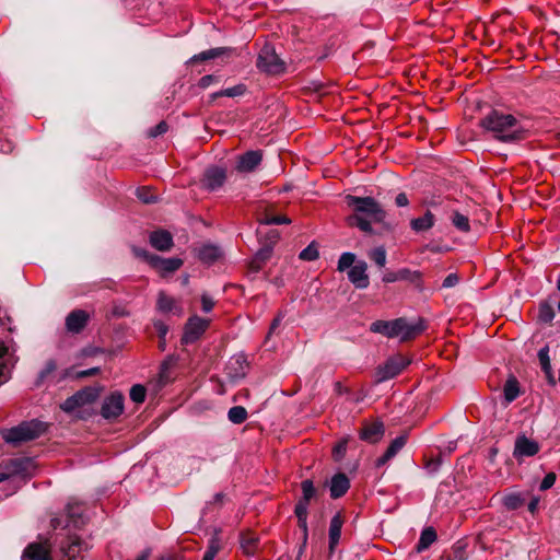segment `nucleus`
Listing matches in <instances>:
<instances>
[{"instance_id":"35","label":"nucleus","mask_w":560,"mask_h":560,"mask_svg":"<svg viewBox=\"0 0 560 560\" xmlns=\"http://www.w3.org/2000/svg\"><path fill=\"white\" fill-rule=\"evenodd\" d=\"M369 258L373 260L380 268L386 265V250L383 246L375 247L369 253Z\"/></svg>"},{"instance_id":"43","label":"nucleus","mask_w":560,"mask_h":560,"mask_svg":"<svg viewBox=\"0 0 560 560\" xmlns=\"http://www.w3.org/2000/svg\"><path fill=\"white\" fill-rule=\"evenodd\" d=\"M137 197L144 203H152L156 201V196L149 187H141L137 189Z\"/></svg>"},{"instance_id":"25","label":"nucleus","mask_w":560,"mask_h":560,"mask_svg":"<svg viewBox=\"0 0 560 560\" xmlns=\"http://www.w3.org/2000/svg\"><path fill=\"white\" fill-rule=\"evenodd\" d=\"M221 256V248L212 244L202 245L198 250L199 259L206 264H212L217 261Z\"/></svg>"},{"instance_id":"44","label":"nucleus","mask_w":560,"mask_h":560,"mask_svg":"<svg viewBox=\"0 0 560 560\" xmlns=\"http://www.w3.org/2000/svg\"><path fill=\"white\" fill-rule=\"evenodd\" d=\"M553 317H555L553 308L547 303L541 304L539 307V314H538L539 320H541L544 323H550L553 319Z\"/></svg>"},{"instance_id":"61","label":"nucleus","mask_w":560,"mask_h":560,"mask_svg":"<svg viewBox=\"0 0 560 560\" xmlns=\"http://www.w3.org/2000/svg\"><path fill=\"white\" fill-rule=\"evenodd\" d=\"M282 320V316L281 315H278L276 318H273L271 325H270V328H269V334L268 335H271L280 325Z\"/></svg>"},{"instance_id":"22","label":"nucleus","mask_w":560,"mask_h":560,"mask_svg":"<svg viewBox=\"0 0 560 560\" xmlns=\"http://www.w3.org/2000/svg\"><path fill=\"white\" fill-rule=\"evenodd\" d=\"M22 560H51L48 548L42 544H31L23 552Z\"/></svg>"},{"instance_id":"42","label":"nucleus","mask_w":560,"mask_h":560,"mask_svg":"<svg viewBox=\"0 0 560 560\" xmlns=\"http://www.w3.org/2000/svg\"><path fill=\"white\" fill-rule=\"evenodd\" d=\"M355 255L352 253H343L338 260V270L345 271L348 268H352L355 264Z\"/></svg>"},{"instance_id":"12","label":"nucleus","mask_w":560,"mask_h":560,"mask_svg":"<svg viewBox=\"0 0 560 560\" xmlns=\"http://www.w3.org/2000/svg\"><path fill=\"white\" fill-rule=\"evenodd\" d=\"M368 264L364 260L357 261L352 268L348 271L349 281L357 289H365L370 284L368 276Z\"/></svg>"},{"instance_id":"49","label":"nucleus","mask_w":560,"mask_h":560,"mask_svg":"<svg viewBox=\"0 0 560 560\" xmlns=\"http://www.w3.org/2000/svg\"><path fill=\"white\" fill-rule=\"evenodd\" d=\"M308 504L310 503H307L305 501L299 500V502L296 503L295 509H294V513H295L298 520L307 518Z\"/></svg>"},{"instance_id":"30","label":"nucleus","mask_w":560,"mask_h":560,"mask_svg":"<svg viewBox=\"0 0 560 560\" xmlns=\"http://www.w3.org/2000/svg\"><path fill=\"white\" fill-rule=\"evenodd\" d=\"M271 253L272 248L270 246H264L262 248H260L256 253L250 264L252 268L256 271L259 270L261 266L271 257Z\"/></svg>"},{"instance_id":"31","label":"nucleus","mask_w":560,"mask_h":560,"mask_svg":"<svg viewBox=\"0 0 560 560\" xmlns=\"http://www.w3.org/2000/svg\"><path fill=\"white\" fill-rule=\"evenodd\" d=\"M228 418L232 423L241 424L247 419V411L243 406H234L229 410Z\"/></svg>"},{"instance_id":"37","label":"nucleus","mask_w":560,"mask_h":560,"mask_svg":"<svg viewBox=\"0 0 560 560\" xmlns=\"http://www.w3.org/2000/svg\"><path fill=\"white\" fill-rule=\"evenodd\" d=\"M81 396L82 395H78V392L72 395L71 397L67 398L62 404H61V409L66 412H72L74 411L77 408L79 407H82L83 404L82 401L80 400L81 399Z\"/></svg>"},{"instance_id":"11","label":"nucleus","mask_w":560,"mask_h":560,"mask_svg":"<svg viewBox=\"0 0 560 560\" xmlns=\"http://www.w3.org/2000/svg\"><path fill=\"white\" fill-rule=\"evenodd\" d=\"M226 179L225 170L222 167H209L206 170L202 178V186L208 190L219 189Z\"/></svg>"},{"instance_id":"4","label":"nucleus","mask_w":560,"mask_h":560,"mask_svg":"<svg viewBox=\"0 0 560 560\" xmlns=\"http://www.w3.org/2000/svg\"><path fill=\"white\" fill-rule=\"evenodd\" d=\"M43 432L40 422L30 421L23 422L18 427H13L3 433L5 442L11 444H19L22 442L32 441L38 438Z\"/></svg>"},{"instance_id":"56","label":"nucleus","mask_w":560,"mask_h":560,"mask_svg":"<svg viewBox=\"0 0 560 560\" xmlns=\"http://www.w3.org/2000/svg\"><path fill=\"white\" fill-rule=\"evenodd\" d=\"M459 281V278L457 276V273H450L444 280H443V283H442V287L443 288H452V287H455Z\"/></svg>"},{"instance_id":"52","label":"nucleus","mask_w":560,"mask_h":560,"mask_svg":"<svg viewBox=\"0 0 560 560\" xmlns=\"http://www.w3.org/2000/svg\"><path fill=\"white\" fill-rule=\"evenodd\" d=\"M200 300H201V308H202V311H203L205 313H209V312H211V311H212V308L214 307V304H215V303H214V301H213V299H212L209 294L203 293V294L201 295V299H200Z\"/></svg>"},{"instance_id":"64","label":"nucleus","mask_w":560,"mask_h":560,"mask_svg":"<svg viewBox=\"0 0 560 560\" xmlns=\"http://www.w3.org/2000/svg\"><path fill=\"white\" fill-rule=\"evenodd\" d=\"M345 451H346V443H339L334 448V452L339 453V454L345 453Z\"/></svg>"},{"instance_id":"33","label":"nucleus","mask_w":560,"mask_h":560,"mask_svg":"<svg viewBox=\"0 0 560 560\" xmlns=\"http://www.w3.org/2000/svg\"><path fill=\"white\" fill-rule=\"evenodd\" d=\"M548 351H549L548 347H545V348L540 349L539 352H538V358H539L542 371L546 373V375L549 378V381L553 383L552 375H551V365H550V360H549Z\"/></svg>"},{"instance_id":"9","label":"nucleus","mask_w":560,"mask_h":560,"mask_svg":"<svg viewBox=\"0 0 560 560\" xmlns=\"http://www.w3.org/2000/svg\"><path fill=\"white\" fill-rule=\"evenodd\" d=\"M124 401L122 394L118 392L112 393L102 405L101 415L103 418L109 420L119 417L124 411Z\"/></svg>"},{"instance_id":"58","label":"nucleus","mask_w":560,"mask_h":560,"mask_svg":"<svg viewBox=\"0 0 560 560\" xmlns=\"http://www.w3.org/2000/svg\"><path fill=\"white\" fill-rule=\"evenodd\" d=\"M395 203L397 207H406L409 203L408 197L405 192H400L396 196Z\"/></svg>"},{"instance_id":"34","label":"nucleus","mask_w":560,"mask_h":560,"mask_svg":"<svg viewBox=\"0 0 560 560\" xmlns=\"http://www.w3.org/2000/svg\"><path fill=\"white\" fill-rule=\"evenodd\" d=\"M258 547V538L254 535H246L242 538V549L243 551L250 556L254 555Z\"/></svg>"},{"instance_id":"14","label":"nucleus","mask_w":560,"mask_h":560,"mask_svg":"<svg viewBox=\"0 0 560 560\" xmlns=\"http://www.w3.org/2000/svg\"><path fill=\"white\" fill-rule=\"evenodd\" d=\"M385 429L382 421L365 422L360 431V439L368 443H376L384 435Z\"/></svg>"},{"instance_id":"15","label":"nucleus","mask_w":560,"mask_h":560,"mask_svg":"<svg viewBox=\"0 0 560 560\" xmlns=\"http://www.w3.org/2000/svg\"><path fill=\"white\" fill-rule=\"evenodd\" d=\"M234 51L235 50L233 48H230V47L211 48V49L201 51V52L192 56L188 60V63L192 65V63L198 62V61H207V60H211V59H215V58H222V59H226L228 60V59H230L232 57Z\"/></svg>"},{"instance_id":"53","label":"nucleus","mask_w":560,"mask_h":560,"mask_svg":"<svg viewBox=\"0 0 560 560\" xmlns=\"http://www.w3.org/2000/svg\"><path fill=\"white\" fill-rule=\"evenodd\" d=\"M298 525H299V527L303 532V536H302L303 545H302L301 550H300V553H302L303 548L305 547V545L307 542V538H308L307 518H300V520H298Z\"/></svg>"},{"instance_id":"50","label":"nucleus","mask_w":560,"mask_h":560,"mask_svg":"<svg viewBox=\"0 0 560 560\" xmlns=\"http://www.w3.org/2000/svg\"><path fill=\"white\" fill-rule=\"evenodd\" d=\"M132 252L137 257L142 258L145 261H148L150 266L152 265V258L156 256L155 254L149 253L144 248H139L136 246L132 247Z\"/></svg>"},{"instance_id":"28","label":"nucleus","mask_w":560,"mask_h":560,"mask_svg":"<svg viewBox=\"0 0 560 560\" xmlns=\"http://www.w3.org/2000/svg\"><path fill=\"white\" fill-rule=\"evenodd\" d=\"M436 540V533L432 527H427L422 530L418 545L417 550L423 551L428 549L434 541Z\"/></svg>"},{"instance_id":"59","label":"nucleus","mask_w":560,"mask_h":560,"mask_svg":"<svg viewBox=\"0 0 560 560\" xmlns=\"http://www.w3.org/2000/svg\"><path fill=\"white\" fill-rule=\"evenodd\" d=\"M100 372V369L98 368H92V369H89V370H84V371H80L77 373V376L78 377H88V376H92V375H95Z\"/></svg>"},{"instance_id":"18","label":"nucleus","mask_w":560,"mask_h":560,"mask_svg":"<svg viewBox=\"0 0 560 560\" xmlns=\"http://www.w3.org/2000/svg\"><path fill=\"white\" fill-rule=\"evenodd\" d=\"M152 247L160 252H167L173 246V236L166 230H156L150 234L149 237Z\"/></svg>"},{"instance_id":"19","label":"nucleus","mask_w":560,"mask_h":560,"mask_svg":"<svg viewBox=\"0 0 560 560\" xmlns=\"http://www.w3.org/2000/svg\"><path fill=\"white\" fill-rule=\"evenodd\" d=\"M350 488V480L343 472H338L332 476L329 485L330 497L332 499L341 498L347 493Z\"/></svg>"},{"instance_id":"26","label":"nucleus","mask_w":560,"mask_h":560,"mask_svg":"<svg viewBox=\"0 0 560 560\" xmlns=\"http://www.w3.org/2000/svg\"><path fill=\"white\" fill-rule=\"evenodd\" d=\"M504 400L506 404L514 401L520 395V383L517 378L511 375L503 387Z\"/></svg>"},{"instance_id":"54","label":"nucleus","mask_w":560,"mask_h":560,"mask_svg":"<svg viewBox=\"0 0 560 560\" xmlns=\"http://www.w3.org/2000/svg\"><path fill=\"white\" fill-rule=\"evenodd\" d=\"M396 275H397L398 281H400V280H411L412 281L415 277H417V278L419 277L418 272H411L407 268L397 270Z\"/></svg>"},{"instance_id":"17","label":"nucleus","mask_w":560,"mask_h":560,"mask_svg":"<svg viewBox=\"0 0 560 560\" xmlns=\"http://www.w3.org/2000/svg\"><path fill=\"white\" fill-rule=\"evenodd\" d=\"M90 315L83 310H75L69 313L66 318V327L68 331L78 334L86 326Z\"/></svg>"},{"instance_id":"24","label":"nucleus","mask_w":560,"mask_h":560,"mask_svg":"<svg viewBox=\"0 0 560 560\" xmlns=\"http://www.w3.org/2000/svg\"><path fill=\"white\" fill-rule=\"evenodd\" d=\"M343 525V518L339 513L332 516L329 525V550L330 552L334 551L335 547L338 545L340 536H341V528Z\"/></svg>"},{"instance_id":"57","label":"nucleus","mask_w":560,"mask_h":560,"mask_svg":"<svg viewBox=\"0 0 560 560\" xmlns=\"http://www.w3.org/2000/svg\"><path fill=\"white\" fill-rule=\"evenodd\" d=\"M154 327H155V329H156V331L159 334L160 339L164 340V338H165V336H166V334L168 331L167 326L163 322H156L154 324Z\"/></svg>"},{"instance_id":"7","label":"nucleus","mask_w":560,"mask_h":560,"mask_svg":"<svg viewBox=\"0 0 560 560\" xmlns=\"http://www.w3.org/2000/svg\"><path fill=\"white\" fill-rule=\"evenodd\" d=\"M209 325L210 320L207 318L197 315L189 317L185 325V331L182 338L183 342L186 345L195 342L203 335Z\"/></svg>"},{"instance_id":"3","label":"nucleus","mask_w":560,"mask_h":560,"mask_svg":"<svg viewBox=\"0 0 560 560\" xmlns=\"http://www.w3.org/2000/svg\"><path fill=\"white\" fill-rule=\"evenodd\" d=\"M480 126L503 142L517 141L524 138L525 129L523 125L511 114L492 110L481 119Z\"/></svg>"},{"instance_id":"13","label":"nucleus","mask_w":560,"mask_h":560,"mask_svg":"<svg viewBox=\"0 0 560 560\" xmlns=\"http://www.w3.org/2000/svg\"><path fill=\"white\" fill-rule=\"evenodd\" d=\"M539 450V444L536 441L530 440L525 435H518L515 440L513 455L516 458L532 457L535 456Z\"/></svg>"},{"instance_id":"55","label":"nucleus","mask_w":560,"mask_h":560,"mask_svg":"<svg viewBox=\"0 0 560 560\" xmlns=\"http://www.w3.org/2000/svg\"><path fill=\"white\" fill-rule=\"evenodd\" d=\"M214 82H218V78L212 74H207L199 80L198 86L201 89H207Z\"/></svg>"},{"instance_id":"10","label":"nucleus","mask_w":560,"mask_h":560,"mask_svg":"<svg viewBox=\"0 0 560 560\" xmlns=\"http://www.w3.org/2000/svg\"><path fill=\"white\" fill-rule=\"evenodd\" d=\"M404 324V317L393 320H375L371 324L370 330L381 334L387 338H396L399 336L400 325Z\"/></svg>"},{"instance_id":"38","label":"nucleus","mask_w":560,"mask_h":560,"mask_svg":"<svg viewBox=\"0 0 560 560\" xmlns=\"http://www.w3.org/2000/svg\"><path fill=\"white\" fill-rule=\"evenodd\" d=\"M78 395H82L80 400L82 401V404L84 406L86 404H91L94 400H96V398L100 395V389L96 387H85L84 389L79 390Z\"/></svg>"},{"instance_id":"6","label":"nucleus","mask_w":560,"mask_h":560,"mask_svg":"<svg viewBox=\"0 0 560 560\" xmlns=\"http://www.w3.org/2000/svg\"><path fill=\"white\" fill-rule=\"evenodd\" d=\"M410 364V360L402 357L401 354H396L388 358L384 364L380 365L376 370V380L377 382H385L397 376L401 371H404Z\"/></svg>"},{"instance_id":"23","label":"nucleus","mask_w":560,"mask_h":560,"mask_svg":"<svg viewBox=\"0 0 560 560\" xmlns=\"http://www.w3.org/2000/svg\"><path fill=\"white\" fill-rule=\"evenodd\" d=\"M400 326L401 327L399 329L398 337L400 338L401 341H408L416 338L424 329L421 319H419L417 323H409L406 318H404V324Z\"/></svg>"},{"instance_id":"39","label":"nucleus","mask_w":560,"mask_h":560,"mask_svg":"<svg viewBox=\"0 0 560 560\" xmlns=\"http://www.w3.org/2000/svg\"><path fill=\"white\" fill-rule=\"evenodd\" d=\"M523 503H524V500L520 493H510V494L505 495L503 499V504L509 510H516L520 506H522Z\"/></svg>"},{"instance_id":"62","label":"nucleus","mask_w":560,"mask_h":560,"mask_svg":"<svg viewBox=\"0 0 560 560\" xmlns=\"http://www.w3.org/2000/svg\"><path fill=\"white\" fill-rule=\"evenodd\" d=\"M217 551H218V550H217V548H214V547H210V548L206 551V553H205V556H203V559H202V560H213V559H214V557H215V555H217Z\"/></svg>"},{"instance_id":"1","label":"nucleus","mask_w":560,"mask_h":560,"mask_svg":"<svg viewBox=\"0 0 560 560\" xmlns=\"http://www.w3.org/2000/svg\"><path fill=\"white\" fill-rule=\"evenodd\" d=\"M84 506L79 502H69L65 515L51 520L55 530L60 529L54 538V544L59 546L62 560H75L85 548L84 541L73 533L85 523Z\"/></svg>"},{"instance_id":"29","label":"nucleus","mask_w":560,"mask_h":560,"mask_svg":"<svg viewBox=\"0 0 560 560\" xmlns=\"http://www.w3.org/2000/svg\"><path fill=\"white\" fill-rule=\"evenodd\" d=\"M158 308L163 313L175 312L177 311L176 301L164 292H160L158 298Z\"/></svg>"},{"instance_id":"40","label":"nucleus","mask_w":560,"mask_h":560,"mask_svg":"<svg viewBox=\"0 0 560 560\" xmlns=\"http://www.w3.org/2000/svg\"><path fill=\"white\" fill-rule=\"evenodd\" d=\"M147 390L144 386L136 384L130 388V399L136 404H142L145 399Z\"/></svg>"},{"instance_id":"8","label":"nucleus","mask_w":560,"mask_h":560,"mask_svg":"<svg viewBox=\"0 0 560 560\" xmlns=\"http://www.w3.org/2000/svg\"><path fill=\"white\" fill-rule=\"evenodd\" d=\"M35 469L34 462L31 458L20 457L10 459L5 464V475L8 479L12 476H20L23 478H30Z\"/></svg>"},{"instance_id":"48","label":"nucleus","mask_w":560,"mask_h":560,"mask_svg":"<svg viewBox=\"0 0 560 560\" xmlns=\"http://www.w3.org/2000/svg\"><path fill=\"white\" fill-rule=\"evenodd\" d=\"M168 129L165 121H160L155 127L148 130V137L156 138L158 136L164 135Z\"/></svg>"},{"instance_id":"47","label":"nucleus","mask_w":560,"mask_h":560,"mask_svg":"<svg viewBox=\"0 0 560 560\" xmlns=\"http://www.w3.org/2000/svg\"><path fill=\"white\" fill-rule=\"evenodd\" d=\"M262 223L270 225V224H289L291 223V220L285 215H269L267 214L262 220Z\"/></svg>"},{"instance_id":"27","label":"nucleus","mask_w":560,"mask_h":560,"mask_svg":"<svg viewBox=\"0 0 560 560\" xmlns=\"http://www.w3.org/2000/svg\"><path fill=\"white\" fill-rule=\"evenodd\" d=\"M434 225V214L427 211L423 217L411 220L410 226L416 232L430 230Z\"/></svg>"},{"instance_id":"51","label":"nucleus","mask_w":560,"mask_h":560,"mask_svg":"<svg viewBox=\"0 0 560 560\" xmlns=\"http://www.w3.org/2000/svg\"><path fill=\"white\" fill-rule=\"evenodd\" d=\"M556 478L557 477L555 472H548L540 482L539 489L541 491L550 489L555 485Z\"/></svg>"},{"instance_id":"21","label":"nucleus","mask_w":560,"mask_h":560,"mask_svg":"<svg viewBox=\"0 0 560 560\" xmlns=\"http://www.w3.org/2000/svg\"><path fill=\"white\" fill-rule=\"evenodd\" d=\"M183 266V260L180 258H162L160 256H155L152 258L151 267L164 272L171 273L178 270Z\"/></svg>"},{"instance_id":"16","label":"nucleus","mask_w":560,"mask_h":560,"mask_svg":"<svg viewBox=\"0 0 560 560\" xmlns=\"http://www.w3.org/2000/svg\"><path fill=\"white\" fill-rule=\"evenodd\" d=\"M262 154L260 151H247L237 159L236 170L241 173L253 172L261 162Z\"/></svg>"},{"instance_id":"36","label":"nucleus","mask_w":560,"mask_h":560,"mask_svg":"<svg viewBox=\"0 0 560 560\" xmlns=\"http://www.w3.org/2000/svg\"><path fill=\"white\" fill-rule=\"evenodd\" d=\"M301 489L303 495L300 499V501H305L310 503V501L315 497L316 493V489L314 487L313 481L310 479L303 480L301 483Z\"/></svg>"},{"instance_id":"45","label":"nucleus","mask_w":560,"mask_h":560,"mask_svg":"<svg viewBox=\"0 0 560 560\" xmlns=\"http://www.w3.org/2000/svg\"><path fill=\"white\" fill-rule=\"evenodd\" d=\"M318 255L317 247L312 243L300 253V258L302 260L313 261L318 258Z\"/></svg>"},{"instance_id":"41","label":"nucleus","mask_w":560,"mask_h":560,"mask_svg":"<svg viewBox=\"0 0 560 560\" xmlns=\"http://www.w3.org/2000/svg\"><path fill=\"white\" fill-rule=\"evenodd\" d=\"M246 86L244 84H237L232 88L224 89L214 94V96H226V97H235L241 96L245 93Z\"/></svg>"},{"instance_id":"46","label":"nucleus","mask_w":560,"mask_h":560,"mask_svg":"<svg viewBox=\"0 0 560 560\" xmlns=\"http://www.w3.org/2000/svg\"><path fill=\"white\" fill-rule=\"evenodd\" d=\"M57 369V364L54 360H49L46 362L44 369L39 372L37 384L46 381L51 373H54Z\"/></svg>"},{"instance_id":"20","label":"nucleus","mask_w":560,"mask_h":560,"mask_svg":"<svg viewBox=\"0 0 560 560\" xmlns=\"http://www.w3.org/2000/svg\"><path fill=\"white\" fill-rule=\"evenodd\" d=\"M407 441V438L405 435L397 436L394 439L385 453L378 457L375 462L376 467L384 466L387 462H389L392 458H394L397 453L405 446Z\"/></svg>"},{"instance_id":"5","label":"nucleus","mask_w":560,"mask_h":560,"mask_svg":"<svg viewBox=\"0 0 560 560\" xmlns=\"http://www.w3.org/2000/svg\"><path fill=\"white\" fill-rule=\"evenodd\" d=\"M256 66L267 74H280L284 71V62L278 57L273 46L269 44L264 45L260 49Z\"/></svg>"},{"instance_id":"2","label":"nucleus","mask_w":560,"mask_h":560,"mask_svg":"<svg viewBox=\"0 0 560 560\" xmlns=\"http://www.w3.org/2000/svg\"><path fill=\"white\" fill-rule=\"evenodd\" d=\"M346 200L353 210V213L347 217L349 226L358 228L366 234H372V225L384 222L386 212L374 198L348 195Z\"/></svg>"},{"instance_id":"63","label":"nucleus","mask_w":560,"mask_h":560,"mask_svg":"<svg viewBox=\"0 0 560 560\" xmlns=\"http://www.w3.org/2000/svg\"><path fill=\"white\" fill-rule=\"evenodd\" d=\"M539 499L533 498L530 502L528 503V510L530 513H535L538 508Z\"/></svg>"},{"instance_id":"60","label":"nucleus","mask_w":560,"mask_h":560,"mask_svg":"<svg viewBox=\"0 0 560 560\" xmlns=\"http://www.w3.org/2000/svg\"><path fill=\"white\" fill-rule=\"evenodd\" d=\"M382 280L386 283H392V282H396L398 281V278H397V275H396V271H388L386 272Z\"/></svg>"},{"instance_id":"32","label":"nucleus","mask_w":560,"mask_h":560,"mask_svg":"<svg viewBox=\"0 0 560 560\" xmlns=\"http://www.w3.org/2000/svg\"><path fill=\"white\" fill-rule=\"evenodd\" d=\"M452 223L460 232H469L470 230L468 217L459 212L453 213Z\"/></svg>"}]
</instances>
